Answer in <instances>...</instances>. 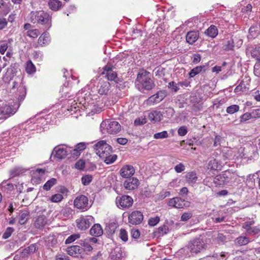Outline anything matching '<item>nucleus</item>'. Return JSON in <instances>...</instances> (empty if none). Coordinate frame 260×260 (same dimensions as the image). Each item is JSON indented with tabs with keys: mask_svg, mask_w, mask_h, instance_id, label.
<instances>
[{
	"mask_svg": "<svg viewBox=\"0 0 260 260\" xmlns=\"http://www.w3.org/2000/svg\"><path fill=\"white\" fill-rule=\"evenodd\" d=\"M234 47V40L231 39L230 40L226 41L223 45V49L224 50L229 51L231 50Z\"/></svg>",
	"mask_w": 260,
	"mask_h": 260,
	"instance_id": "obj_39",
	"label": "nucleus"
},
{
	"mask_svg": "<svg viewBox=\"0 0 260 260\" xmlns=\"http://www.w3.org/2000/svg\"><path fill=\"white\" fill-rule=\"evenodd\" d=\"M80 235L79 234H75L70 235L68 237V238L65 241L66 244H70L74 241H75L76 240L80 238Z\"/></svg>",
	"mask_w": 260,
	"mask_h": 260,
	"instance_id": "obj_42",
	"label": "nucleus"
},
{
	"mask_svg": "<svg viewBox=\"0 0 260 260\" xmlns=\"http://www.w3.org/2000/svg\"><path fill=\"white\" fill-rule=\"evenodd\" d=\"M86 148V144L85 143H80L76 145L75 148L74 149V154L77 156L79 155L80 151L85 149Z\"/></svg>",
	"mask_w": 260,
	"mask_h": 260,
	"instance_id": "obj_38",
	"label": "nucleus"
},
{
	"mask_svg": "<svg viewBox=\"0 0 260 260\" xmlns=\"http://www.w3.org/2000/svg\"><path fill=\"white\" fill-rule=\"evenodd\" d=\"M260 233V228L259 226H255L254 227H251L250 229L249 230L248 233L247 234L249 235H254L258 234Z\"/></svg>",
	"mask_w": 260,
	"mask_h": 260,
	"instance_id": "obj_51",
	"label": "nucleus"
},
{
	"mask_svg": "<svg viewBox=\"0 0 260 260\" xmlns=\"http://www.w3.org/2000/svg\"><path fill=\"white\" fill-rule=\"evenodd\" d=\"M119 237L121 240L124 242L128 240V235L127 232L123 229H121L120 231Z\"/></svg>",
	"mask_w": 260,
	"mask_h": 260,
	"instance_id": "obj_48",
	"label": "nucleus"
},
{
	"mask_svg": "<svg viewBox=\"0 0 260 260\" xmlns=\"http://www.w3.org/2000/svg\"><path fill=\"white\" fill-rule=\"evenodd\" d=\"M192 216L191 212H184L181 217V221H186L189 219Z\"/></svg>",
	"mask_w": 260,
	"mask_h": 260,
	"instance_id": "obj_54",
	"label": "nucleus"
},
{
	"mask_svg": "<svg viewBox=\"0 0 260 260\" xmlns=\"http://www.w3.org/2000/svg\"><path fill=\"white\" fill-rule=\"evenodd\" d=\"M207 167L209 170L216 171L220 170L222 166L215 159L212 158L209 161Z\"/></svg>",
	"mask_w": 260,
	"mask_h": 260,
	"instance_id": "obj_26",
	"label": "nucleus"
},
{
	"mask_svg": "<svg viewBox=\"0 0 260 260\" xmlns=\"http://www.w3.org/2000/svg\"><path fill=\"white\" fill-rule=\"evenodd\" d=\"M88 198L83 195L77 197L74 202L75 207L80 209L87 210L88 208Z\"/></svg>",
	"mask_w": 260,
	"mask_h": 260,
	"instance_id": "obj_11",
	"label": "nucleus"
},
{
	"mask_svg": "<svg viewBox=\"0 0 260 260\" xmlns=\"http://www.w3.org/2000/svg\"><path fill=\"white\" fill-rule=\"evenodd\" d=\"M48 222L47 217L44 215H40L35 218L34 225L36 228L41 229L43 228Z\"/></svg>",
	"mask_w": 260,
	"mask_h": 260,
	"instance_id": "obj_20",
	"label": "nucleus"
},
{
	"mask_svg": "<svg viewBox=\"0 0 260 260\" xmlns=\"http://www.w3.org/2000/svg\"><path fill=\"white\" fill-rule=\"evenodd\" d=\"M93 148L96 154L101 158L105 157L106 155L112 152V147L104 140L96 143Z\"/></svg>",
	"mask_w": 260,
	"mask_h": 260,
	"instance_id": "obj_4",
	"label": "nucleus"
},
{
	"mask_svg": "<svg viewBox=\"0 0 260 260\" xmlns=\"http://www.w3.org/2000/svg\"><path fill=\"white\" fill-rule=\"evenodd\" d=\"M14 232V229L13 228L8 227L6 229V231L3 235V238L4 239H6L9 238L12 235V233Z\"/></svg>",
	"mask_w": 260,
	"mask_h": 260,
	"instance_id": "obj_50",
	"label": "nucleus"
},
{
	"mask_svg": "<svg viewBox=\"0 0 260 260\" xmlns=\"http://www.w3.org/2000/svg\"><path fill=\"white\" fill-rule=\"evenodd\" d=\"M15 113V109L11 106L7 104L0 105V119H6Z\"/></svg>",
	"mask_w": 260,
	"mask_h": 260,
	"instance_id": "obj_9",
	"label": "nucleus"
},
{
	"mask_svg": "<svg viewBox=\"0 0 260 260\" xmlns=\"http://www.w3.org/2000/svg\"><path fill=\"white\" fill-rule=\"evenodd\" d=\"M25 70L27 73L29 74H34L36 71V67L31 60L26 62Z\"/></svg>",
	"mask_w": 260,
	"mask_h": 260,
	"instance_id": "obj_36",
	"label": "nucleus"
},
{
	"mask_svg": "<svg viewBox=\"0 0 260 260\" xmlns=\"http://www.w3.org/2000/svg\"><path fill=\"white\" fill-rule=\"evenodd\" d=\"M166 96V92L165 90L159 91L156 94L150 96L147 100V104L152 105L157 104L162 101Z\"/></svg>",
	"mask_w": 260,
	"mask_h": 260,
	"instance_id": "obj_10",
	"label": "nucleus"
},
{
	"mask_svg": "<svg viewBox=\"0 0 260 260\" xmlns=\"http://www.w3.org/2000/svg\"><path fill=\"white\" fill-rule=\"evenodd\" d=\"M168 87L169 89H170L172 91L174 92H177L179 89V88L177 84L174 81L169 82L168 83Z\"/></svg>",
	"mask_w": 260,
	"mask_h": 260,
	"instance_id": "obj_52",
	"label": "nucleus"
},
{
	"mask_svg": "<svg viewBox=\"0 0 260 260\" xmlns=\"http://www.w3.org/2000/svg\"><path fill=\"white\" fill-rule=\"evenodd\" d=\"M117 158V156L116 154H108L107 155L105 156V157L101 158L103 159L104 161V162L108 164H111L113 163Z\"/></svg>",
	"mask_w": 260,
	"mask_h": 260,
	"instance_id": "obj_35",
	"label": "nucleus"
},
{
	"mask_svg": "<svg viewBox=\"0 0 260 260\" xmlns=\"http://www.w3.org/2000/svg\"><path fill=\"white\" fill-rule=\"evenodd\" d=\"M94 218L91 215L81 216L76 220L77 228L81 231L88 229L94 222Z\"/></svg>",
	"mask_w": 260,
	"mask_h": 260,
	"instance_id": "obj_6",
	"label": "nucleus"
},
{
	"mask_svg": "<svg viewBox=\"0 0 260 260\" xmlns=\"http://www.w3.org/2000/svg\"><path fill=\"white\" fill-rule=\"evenodd\" d=\"M52 153L54 154L55 157L60 160L66 157L67 155V151L63 147L56 146L54 148Z\"/></svg>",
	"mask_w": 260,
	"mask_h": 260,
	"instance_id": "obj_19",
	"label": "nucleus"
},
{
	"mask_svg": "<svg viewBox=\"0 0 260 260\" xmlns=\"http://www.w3.org/2000/svg\"><path fill=\"white\" fill-rule=\"evenodd\" d=\"M46 172V169H36L34 172V175L35 176H37L38 175H39V176H38V177L39 178H40L41 177H42L45 173Z\"/></svg>",
	"mask_w": 260,
	"mask_h": 260,
	"instance_id": "obj_56",
	"label": "nucleus"
},
{
	"mask_svg": "<svg viewBox=\"0 0 260 260\" xmlns=\"http://www.w3.org/2000/svg\"><path fill=\"white\" fill-rule=\"evenodd\" d=\"M218 29L216 26L211 25L207 29L205 30L204 34L208 37L214 38L218 35Z\"/></svg>",
	"mask_w": 260,
	"mask_h": 260,
	"instance_id": "obj_29",
	"label": "nucleus"
},
{
	"mask_svg": "<svg viewBox=\"0 0 260 260\" xmlns=\"http://www.w3.org/2000/svg\"><path fill=\"white\" fill-rule=\"evenodd\" d=\"M83 251V249L79 245H73L67 249V252L70 255L78 257Z\"/></svg>",
	"mask_w": 260,
	"mask_h": 260,
	"instance_id": "obj_18",
	"label": "nucleus"
},
{
	"mask_svg": "<svg viewBox=\"0 0 260 260\" xmlns=\"http://www.w3.org/2000/svg\"><path fill=\"white\" fill-rule=\"evenodd\" d=\"M174 169L177 173H179L184 171L185 167L183 164L180 163L175 167Z\"/></svg>",
	"mask_w": 260,
	"mask_h": 260,
	"instance_id": "obj_60",
	"label": "nucleus"
},
{
	"mask_svg": "<svg viewBox=\"0 0 260 260\" xmlns=\"http://www.w3.org/2000/svg\"><path fill=\"white\" fill-rule=\"evenodd\" d=\"M162 117V115L160 111L154 110L151 112L148 115L149 119L154 122L160 121Z\"/></svg>",
	"mask_w": 260,
	"mask_h": 260,
	"instance_id": "obj_27",
	"label": "nucleus"
},
{
	"mask_svg": "<svg viewBox=\"0 0 260 260\" xmlns=\"http://www.w3.org/2000/svg\"><path fill=\"white\" fill-rule=\"evenodd\" d=\"M29 214V211L27 209L20 211L18 218L19 223L21 225L25 224L28 220Z\"/></svg>",
	"mask_w": 260,
	"mask_h": 260,
	"instance_id": "obj_24",
	"label": "nucleus"
},
{
	"mask_svg": "<svg viewBox=\"0 0 260 260\" xmlns=\"http://www.w3.org/2000/svg\"><path fill=\"white\" fill-rule=\"evenodd\" d=\"M207 67L205 66H200L193 68L189 73V77H194L196 75L199 74L202 72H205Z\"/></svg>",
	"mask_w": 260,
	"mask_h": 260,
	"instance_id": "obj_31",
	"label": "nucleus"
},
{
	"mask_svg": "<svg viewBox=\"0 0 260 260\" xmlns=\"http://www.w3.org/2000/svg\"><path fill=\"white\" fill-rule=\"evenodd\" d=\"M57 183V180L55 178H51L48 180L45 184L43 186V189L45 190L48 191L51 188L56 184Z\"/></svg>",
	"mask_w": 260,
	"mask_h": 260,
	"instance_id": "obj_37",
	"label": "nucleus"
},
{
	"mask_svg": "<svg viewBox=\"0 0 260 260\" xmlns=\"http://www.w3.org/2000/svg\"><path fill=\"white\" fill-rule=\"evenodd\" d=\"M61 2L58 0H49L48 5L49 8L54 11L57 10L61 7Z\"/></svg>",
	"mask_w": 260,
	"mask_h": 260,
	"instance_id": "obj_34",
	"label": "nucleus"
},
{
	"mask_svg": "<svg viewBox=\"0 0 260 260\" xmlns=\"http://www.w3.org/2000/svg\"><path fill=\"white\" fill-rule=\"evenodd\" d=\"M171 196V192L168 191H162L159 194V199L163 200L167 197H169Z\"/></svg>",
	"mask_w": 260,
	"mask_h": 260,
	"instance_id": "obj_64",
	"label": "nucleus"
},
{
	"mask_svg": "<svg viewBox=\"0 0 260 260\" xmlns=\"http://www.w3.org/2000/svg\"><path fill=\"white\" fill-rule=\"evenodd\" d=\"M245 148L243 147H240L238 149V153L239 154L237 156V157H240V158H243V157H246L247 154L246 153H245Z\"/></svg>",
	"mask_w": 260,
	"mask_h": 260,
	"instance_id": "obj_62",
	"label": "nucleus"
},
{
	"mask_svg": "<svg viewBox=\"0 0 260 260\" xmlns=\"http://www.w3.org/2000/svg\"><path fill=\"white\" fill-rule=\"evenodd\" d=\"M100 128L103 134L106 132L110 134H116L120 131L121 125L116 121L108 119L101 123Z\"/></svg>",
	"mask_w": 260,
	"mask_h": 260,
	"instance_id": "obj_3",
	"label": "nucleus"
},
{
	"mask_svg": "<svg viewBox=\"0 0 260 260\" xmlns=\"http://www.w3.org/2000/svg\"><path fill=\"white\" fill-rule=\"evenodd\" d=\"M92 177L90 175H86L83 176L81 178L82 183L84 185H88L92 181Z\"/></svg>",
	"mask_w": 260,
	"mask_h": 260,
	"instance_id": "obj_46",
	"label": "nucleus"
},
{
	"mask_svg": "<svg viewBox=\"0 0 260 260\" xmlns=\"http://www.w3.org/2000/svg\"><path fill=\"white\" fill-rule=\"evenodd\" d=\"M135 84L137 88L142 92H144L145 90H151L155 86L154 81L151 79V74L146 71L139 73Z\"/></svg>",
	"mask_w": 260,
	"mask_h": 260,
	"instance_id": "obj_1",
	"label": "nucleus"
},
{
	"mask_svg": "<svg viewBox=\"0 0 260 260\" xmlns=\"http://www.w3.org/2000/svg\"><path fill=\"white\" fill-rule=\"evenodd\" d=\"M205 244L200 239H197L191 241L189 244V248L191 253H198L205 248Z\"/></svg>",
	"mask_w": 260,
	"mask_h": 260,
	"instance_id": "obj_8",
	"label": "nucleus"
},
{
	"mask_svg": "<svg viewBox=\"0 0 260 260\" xmlns=\"http://www.w3.org/2000/svg\"><path fill=\"white\" fill-rule=\"evenodd\" d=\"M116 203L123 209L128 208L133 205L134 201L133 198L126 195H123L119 198H116Z\"/></svg>",
	"mask_w": 260,
	"mask_h": 260,
	"instance_id": "obj_12",
	"label": "nucleus"
},
{
	"mask_svg": "<svg viewBox=\"0 0 260 260\" xmlns=\"http://www.w3.org/2000/svg\"><path fill=\"white\" fill-rule=\"evenodd\" d=\"M199 38V32L198 31H190L187 32L186 36V42L189 44L194 43Z\"/></svg>",
	"mask_w": 260,
	"mask_h": 260,
	"instance_id": "obj_22",
	"label": "nucleus"
},
{
	"mask_svg": "<svg viewBox=\"0 0 260 260\" xmlns=\"http://www.w3.org/2000/svg\"><path fill=\"white\" fill-rule=\"evenodd\" d=\"M226 237L222 233H218L215 238L216 241L219 244H222L226 241Z\"/></svg>",
	"mask_w": 260,
	"mask_h": 260,
	"instance_id": "obj_43",
	"label": "nucleus"
},
{
	"mask_svg": "<svg viewBox=\"0 0 260 260\" xmlns=\"http://www.w3.org/2000/svg\"><path fill=\"white\" fill-rule=\"evenodd\" d=\"M160 221L159 216H155L154 217H151L148 220V224L151 226L156 225Z\"/></svg>",
	"mask_w": 260,
	"mask_h": 260,
	"instance_id": "obj_49",
	"label": "nucleus"
},
{
	"mask_svg": "<svg viewBox=\"0 0 260 260\" xmlns=\"http://www.w3.org/2000/svg\"><path fill=\"white\" fill-rule=\"evenodd\" d=\"M198 178V177L197 174L194 171L189 172L187 173L185 176V179L186 182L191 185H193L196 183Z\"/></svg>",
	"mask_w": 260,
	"mask_h": 260,
	"instance_id": "obj_21",
	"label": "nucleus"
},
{
	"mask_svg": "<svg viewBox=\"0 0 260 260\" xmlns=\"http://www.w3.org/2000/svg\"><path fill=\"white\" fill-rule=\"evenodd\" d=\"M143 219V215L139 211L132 212L128 216V222L133 224L137 225L140 224Z\"/></svg>",
	"mask_w": 260,
	"mask_h": 260,
	"instance_id": "obj_14",
	"label": "nucleus"
},
{
	"mask_svg": "<svg viewBox=\"0 0 260 260\" xmlns=\"http://www.w3.org/2000/svg\"><path fill=\"white\" fill-rule=\"evenodd\" d=\"M213 182L216 186H220L225 184L220 174L217 175L214 178Z\"/></svg>",
	"mask_w": 260,
	"mask_h": 260,
	"instance_id": "obj_40",
	"label": "nucleus"
},
{
	"mask_svg": "<svg viewBox=\"0 0 260 260\" xmlns=\"http://www.w3.org/2000/svg\"><path fill=\"white\" fill-rule=\"evenodd\" d=\"M111 85L108 81L100 80L97 85V91L100 95H107L110 91Z\"/></svg>",
	"mask_w": 260,
	"mask_h": 260,
	"instance_id": "obj_13",
	"label": "nucleus"
},
{
	"mask_svg": "<svg viewBox=\"0 0 260 260\" xmlns=\"http://www.w3.org/2000/svg\"><path fill=\"white\" fill-rule=\"evenodd\" d=\"M249 242V239L245 236H240L235 240V244L239 246L245 245Z\"/></svg>",
	"mask_w": 260,
	"mask_h": 260,
	"instance_id": "obj_33",
	"label": "nucleus"
},
{
	"mask_svg": "<svg viewBox=\"0 0 260 260\" xmlns=\"http://www.w3.org/2000/svg\"><path fill=\"white\" fill-rule=\"evenodd\" d=\"M154 138L155 139H164L168 137V134L166 131L156 133L154 135Z\"/></svg>",
	"mask_w": 260,
	"mask_h": 260,
	"instance_id": "obj_47",
	"label": "nucleus"
},
{
	"mask_svg": "<svg viewBox=\"0 0 260 260\" xmlns=\"http://www.w3.org/2000/svg\"><path fill=\"white\" fill-rule=\"evenodd\" d=\"M135 172V169L133 166L127 165L123 166L120 170V176L124 178H128L132 176Z\"/></svg>",
	"mask_w": 260,
	"mask_h": 260,
	"instance_id": "obj_16",
	"label": "nucleus"
},
{
	"mask_svg": "<svg viewBox=\"0 0 260 260\" xmlns=\"http://www.w3.org/2000/svg\"><path fill=\"white\" fill-rule=\"evenodd\" d=\"M169 232V228L167 225L160 226L154 232L155 237H159L167 234Z\"/></svg>",
	"mask_w": 260,
	"mask_h": 260,
	"instance_id": "obj_28",
	"label": "nucleus"
},
{
	"mask_svg": "<svg viewBox=\"0 0 260 260\" xmlns=\"http://www.w3.org/2000/svg\"><path fill=\"white\" fill-rule=\"evenodd\" d=\"M38 44L41 46L46 45L50 42V37L48 32H44L39 38Z\"/></svg>",
	"mask_w": 260,
	"mask_h": 260,
	"instance_id": "obj_32",
	"label": "nucleus"
},
{
	"mask_svg": "<svg viewBox=\"0 0 260 260\" xmlns=\"http://www.w3.org/2000/svg\"><path fill=\"white\" fill-rule=\"evenodd\" d=\"M29 20L33 23L47 24L49 27L51 25V16L43 11L31 12L29 14Z\"/></svg>",
	"mask_w": 260,
	"mask_h": 260,
	"instance_id": "obj_2",
	"label": "nucleus"
},
{
	"mask_svg": "<svg viewBox=\"0 0 260 260\" xmlns=\"http://www.w3.org/2000/svg\"><path fill=\"white\" fill-rule=\"evenodd\" d=\"M12 84V89L17 88L16 95L18 101H22L26 96V91L25 85L22 83V79L18 77L15 78Z\"/></svg>",
	"mask_w": 260,
	"mask_h": 260,
	"instance_id": "obj_5",
	"label": "nucleus"
},
{
	"mask_svg": "<svg viewBox=\"0 0 260 260\" xmlns=\"http://www.w3.org/2000/svg\"><path fill=\"white\" fill-rule=\"evenodd\" d=\"M124 255V254L120 248H116L111 253L109 257L112 260H121Z\"/></svg>",
	"mask_w": 260,
	"mask_h": 260,
	"instance_id": "obj_25",
	"label": "nucleus"
},
{
	"mask_svg": "<svg viewBox=\"0 0 260 260\" xmlns=\"http://www.w3.org/2000/svg\"><path fill=\"white\" fill-rule=\"evenodd\" d=\"M252 118L251 113H245L240 117V122H244L247 120L250 119V118Z\"/></svg>",
	"mask_w": 260,
	"mask_h": 260,
	"instance_id": "obj_53",
	"label": "nucleus"
},
{
	"mask_svg": "<svg viewBox=\"0 0 260 260\" xmlns=\"http://www.w3.org/2000/svg\"><path fill=\"white\" fill-rule=\"evenodd\" d=\"M187 129L185 126H181L178 128V134L180 136H184L187 134Z\"/></svg>",
	"mask_w": 260,
	"mask_h": 260,
	"instance_id": "obj_58",
	"label": "nucleus"
},
{
	"mask_svg": "<svg viewBox=\"0 0 260 260\" xmlns=\"http://www.w3.org/2000/svg\"><path fill=\"white\" fill-rule=\"evenodd\" d=\"M239 110V106L237 105H233L227 107L226 111L230 114H234Z\"/></svg>",
	"mask_w": 260,
	"mask_h": 260,
	"instance_id": "obj_41",
	"label": "nucleus"
},
{
	"mask_svg": "<svg viewBox=\"0 0 260 260\" xmlns=\"http://www.w3.org/2000/svg\"><path fill=\"white\" fill-rule=\"evenodd\" d=\"M40 32L38 29L29 30H28L26 32L27 36L32 38H37L40 35Z\"/></svg>",
	"mask_w": 260,
	"mask_h": 260,
	"instance_id": "obj_45",
	"label": "nucleus"
},
{
	"mask_svg": "<svg viewBox=\"0 0 260 260\" xmlns=\"http://www.w3.org/2000/svg\"><path fill=\"white\" fill-rule=\"evenodd\" d=\"M220 175L222 176L225 184H226L230 181L232 182L234 181L235 177V174L229 171H226Z\"/></svg>",
	"mask_w": 260,
	"mask_h": 260,
	"instance_id": "obj_30",
	"label": "nucleus"
},
{
	"mask_svg": "<svg viewBox=\"0 0 260 260\" xmlns=\"http://www.w3.org/2000/svg\"><path fill=\"white\" fill-rule=\"evenodd\" d=\"M146 123V119L145 117H140L135 119L134 124L136 125H140Z\"/></svg>",
	"mask_w": 260,
	"mask_h": 260,
	"instance_id": "obj_55",
	"label": "nucleus"
},
{
	"mask_svg": "<svg viewBox=\"0 0 260 260\" xmlns=\"http://www.w3.org/2000/svg\"><path fill=\"white\" fill-rule=\"evenodd\" d=\"M140 184L139 180L135 177L125 181L123 183L124 188L128 190L137 189Z\"/></svg>",
	"mask_w": 260,
	"mask_h": 260,
	"instance_id": "obj_17",
	"label": "nucleus"
},
{
	"mask_svg": "<svg viewBox=\"0 0 260 260\" xmlns=\"http://www.w3.org/2000/svg\"><path fill=\"white\" fill-rule=\"evenodd\" d=\"M253 221L245 222L242 225V228L246 230V233H248V231L251 229V226L254 224Z\"/></svg>",
	"mask_w": 260,
	"mask_h": 260,
	"instance_id": "obj_59",
	"label": "nucleus"
},
{
	"mask_svg": "<svg viewBox=\"0 0 260 260\" xmlns=\"http://www.w3.org/2000/svg\"><path fill=\"white\" fill-rule=\"evenodd\" d=\"M85 167V162L82 159L79 160L75 164V168L78 170H82Z\"/></svg>",
	"mask_w": 260,
	"mask_h": 260,
	"instance_id": "obj_61",
	"label": "nucleus"
},
{
	"mask_svg": "<svg viewBox=\"0 0 260 260\" xmlns=\"http://www.w3.org/2000/svg\"><path fill=\"white\" fill-rule=\"evenodd\" d=\"M63 199V196L60 193H56L53 195L50 198V200L53 203H58L60 202Z\"/></svg>",
	"mask_w": 260,
	"mask_h": 260,
	"instance_id": "obj_44",
	"label": "nucleus"
},
{
	"mask_svg": "<svg viewBox=\"0 0 260 260\" xmlns=\"http://www.w3.org/2000/svg\"><path fill=\"white\" fill-rule=\"evenodd\" d=\"M189 202L179 197L171 199L168 203L170 207L176 208H184L189 206Z\"/></svg>",
	"mask_w": 260,
	"mask_h": 260,
	"instance_id": "obj_7",
	"label": "nucleus"
},
{
	"mask_svg": "<svg viewBox=\"0 0 260 260\" xmlns=\"http://www.w3.org/2000/svg\"><path fill=\"white\" fill-rule=\"evenodd\" d=\"M103 231L102 226L99 224H94L90 230L91 235L95 237H99L103 235Z\"/></svg>",
	"mask_w": 260,
	"mask_h": 260,
	"instance_id": "obj_23",
	"label": "nucleus"
},
{
	"mask_svg": "<svg viewBox=\"0 0 260 260\" xmlns=\"http://www.w3.org/2000/svg\"><path fill=\"white\" fill-rule=\"evenodd\" d=\"M81 244L83 246L85 251H91L93 249L89 243L86 240L83 241V243H81Z\"/></svg>",
	"mask_w": 260,
	"mask_h": 260,
	"instance_id": "obj_57",
	"label": "nucleus"
},
{
	"mask_svg": "<svg viewBox=\"0 0 260 260\" xmlns=\"http://www.w3.org/2000/svg\"><path fill=\"white\" fill-rule=\"evenodd\" d=\"M102 74L105 75L107 79L110 81H115L117 78L116 73L113 71V67L111 65H107L103 68Z\"/></svg>",
	"mask_w": 260,
	"mask_h": 260,
	"instance_id": "obj_15",
	"label": "nucleus"
},
{
	"mask_svg": "<svg viewBox=\"0 0 260 260\" xmlns=\"http://www.w3.org/2000/svg\"><path fill=\"white\" fill-rule=\"evenodd\" d=\"M252 118L260 117V109H253L251 111Z\"/></svg>",
	"mask_w": 260,
	"mask_h": 260,
	"instance_id": "obj_63",
	"label": "nucleus"
}]
</instances>
